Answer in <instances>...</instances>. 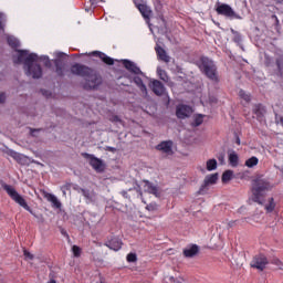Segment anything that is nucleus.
<instances>
[{"instance_id":"nucleus-8","label":"nucleus","mask_w":283,"mask_h":283,"mask_svg":"<svg viewBox=\"0 0 283 283\" xmlns=\"http://www.w3.org/2000/svg\"><path fill=\"white\" fill-rule=\"evenodd\" d=\"M269 264V259L264 254H258L253 258L250 263L252 269H258V271H264Z\"/></svg>"},{"instance_id":"nucleus-5","label":"nucleus","mask_w":283,"mask_h":283,"mask_svg":"<svg viewBox=\"0 0 283 283\" xmlns=\"http://www.w3.org/2000/svg\"><path fill=\"white\" fill-rule=\"evenodd\" d=\"M3 189L4 191H7L8 196H10V198H12L14 202H17V205H20V207L25 209V211H29V213H31V216H34V218H38V220L41 219V216L32 211L30 206H28V202H25V199L21 195H19V192H17V189H14V187L10 185H4Z\"/></svg>"},{"instance_id":"nucleus-12","label":"nucleus","mask_w":283,"mask_h":283,"mask_svg":"<svg viewBox=\"0 0 283 283\" xmlns=\"http://www.w3.org/2000/svg\"><path fill=\"white\" fill-rule=\"evenodd\" d=\"M193 109L187 105H179L176 109L177 118H189L191 116Z\"/></svg>"},{"instance_id":"nucleus-16","label":"nucleus","mask_w":283,"mask_h":283,"mask_svg":"<svg viewBox=\"0 0 283 283\" xmlns=\"http://www.w3.org/2000/svg\"><path fill=\"white\" fill-rule=\"evenodd\" d=\"M106 247L111 249L112 251H120V248L123 247V241L120 239L114 237L108 242H106Z\"/></svg>"},{"instance_id":"nucleus-33","label":"nucleus","mask_w":283,"mask_h":283,"mask_svg":"<svg viewBox=\"0 0 283 283\" xmlns=\"http://www.w3.org/2000/svg\"><path fill=\"white\" fill-rule=\"evenodd\" d=\"M72 253H73L74 258H81L82 250L78 245H73Z\"/></svg>"},{"instance_id":"nucleus-37","label":"nucleus","mask_w":283,"mask_h":283,"mask_svg":"<svg viewBox=\"0 0 283 283\" xmlns=\"http://www.w3.org/2000/svg\"><path fill=\"white\" fill-rule=\"evenodd\" d=\"M6 21V14L0 13V30H3V22Z\"/></svg>"},{"instance_id":"nucleus-24","label":"nucleus","mask_w":283,"mask_h":283,"mask_svg":"<svg viewBox=\"0 0 283 283\" xmlns=\"http://www.w3.org/2000/svg\"><path fill=\"white\" fill-rule=\"evenodd\" d=\"M206 168H207L208 171H216V169H218V160L209 159L206 163Z\"/></svg>"},{"instance_id":"nucleus-38","label":"nucleus","mask_w":283,"mask_h":283,"mask_svg":"<svg viewBox=\"0 0 283 283\" xmlns=\"http://www.w3.org/2000/svg\"><path fill=\"white\" fill-rule=\"evenodd\" d=\"M82 196H84V198H90V190L82 189Z\"/></svg>"},{"instance_id":"nucleus-23","label":"nucleus","mask_w":283,"mask_h":283,"mask_svg":"<svg viewBox=\"0 0 283 283\" xmlns=\"http://www.w3.org/2000/svg\"><path fill=\"white\" fill-rule=\"evenodd\" d=\"M260 163V159H258V157L253 156L251 158H249L248 160H245V167H248V169H253V167H258V164Z\"/></svg>"},{"instance_id":"nucleus-18","label":"nucleus","mask_w":283,"mask_h":283,"mask_svg":"<svg viewBox=\"0 0 283 283\" xmlns=\"http://www.w3.org/2000/svg\"><path fill=\"white\" fill-rule=\"evenodd\" d=\"M156 53L158 55V57L160 59V61H164V63H169V61H171V57H169V55H167V51H165V49H163V46H156L155 48Z\"/></svg>"},{"instance_id":"nucleus-47","label":"nucleus","mask_w":283,"mask_h":283,"mask_svg":"<svg viewBox=\"0 0 283 283\" xmlns=\"http://www.w3.org/2000/svg\"><path fill=\"white\" fill-rule=\"evenodd\" d=\"M48 283H56V281H54V280H51V281H49Z\"/></svg>"},{"instance_id":"nucleus-17","label":"nucleus","mask_w":283,"mask_h":283,"mask_svg":"<svg viewBox=\"0 0 283 283\" xmlns=\"http://www.w3.org/2000/svg\"><path fill=\"white\" fill-rule=\"evenodd\" d=\"M44 198L45 200H48V202L52 203V207H54L55 209H61L62 205L59 198H56V196L50 192H45Z\"/></svg>"},{"instance_id":"nucleus-26","label":"nucleus","mask_w":283,"mask_h":283,"mask_svg":"<svg viewBox=\"0 0 283 283\" xmlns=\"http://www.w3.org/2000/svg\"><path fill=\"white\" fill-rule=\"evenodd\" d=\"M157 74H158L159 78L161 81H164V83H169V75H167V71H165L160 67H157Z\"/></svg>"},{"instance_id":"nucleus-32","label":"nucleus","mask_w":283,"mask_h":283,"mask_svg":"<svg viewBox=\"0 0 283 283\" xmlns=\"http://www.w3.org/2000/svg\"><path fill=\"white\" fill-rule=\"evenodd\" d=\"M276 67L279 72H283V54L276 57Z\"/></svg>"},{"instance_id":"nucleus-22","label":"nucleus","mask_w":283,"mask_h":283,"mask_svg":"<svg viewBox=\"0 0 283 283\" xmlns=\"http://www.w3.org/2000/svg\"><path fill=\"white\" fill-rule=\"evenodd\" d=\"M218 182V174L208 175L205 178V187H209V185H216Z\"/></svg>"},{"instance_id":"nucleus-46","label":"nucleus","mask_w":283,"mask_h":283,"mask_svg":"<svg viewBox=\"0 0 283 283\" xmlns=\"http://www.w3.org/2000/svg\"><path fill=\"white\" fill-rule=\"evenodd\" d=\"M237 145H240V138H237Z\"/></svg>"},{"instance_id":"nucleus-42","label":"nucleus","mask_w":283,"mask_h":283,"mask_svg":"<svg viewBox=\"0 0 283 283\" xmlns=\"http://www.w3.org/2000/svg\"><path fill=\"white\" fill-rule=\"evenodd\" d=\"M91 6H98V0H90Z\"/></svg>"},{"instance_id":"nucleus-20","label":"nucleus","mask_w":283,"mask_h":283,"mask_svg":"<svg viewBox=\"0 0 283 283\" xmlns=\"http://www.w3.org/2000/svg\"><path fill=\"white\" fill-rule=\"evenodd\" d=\"M184 255L186 258H193L195 255H198V245H191L184 250Z\"/></svg>"},{"instance_id":"nucleus-49","label":"nucleus","mask_w":283,"mask_h":283,"mask_svg":"<svg viewBox=\"0 0 283 283\" xmlns=\"http://www.w3.org/2000/svg\"><path fill=\"white\" fill-rule=\"evenodd\" d=\"M139 196H143V192H142V191H139Z\"/></svg>"},{"instance_id":"nucleus-25","label":"nucleus","mask_w":283,"mask_h":283,"mask_svg":"<svg viewBox=\"0 0 283 283\" xmlns=\"http://www.w3.org/2000/svg\"><path fill=\"white\" fill-rule=\"evenodd\" d=\"M8 44L10 45V48L17 49L19 48V45H21V42H19V40L12 35H9L7 38Z\"/></svg>"},{"instance_id":"nucleus-29","label":"nucleus","mask_w":283,"mask_h":283,"mask_svg":"<svg viewBox=\"0 0 283 283\" xmlns=\"http://www.w3.org/2000/svg\"><path fill=\"white\" fill-rule=\"evenodd\" d=\"M239 96H240V98L245 101V103L251 102V95L249 93L244 92L243 90L239 91Z\"/></svg>"},{"instance_id":"nucleus-11","label":"nucleus","mask_w":283,"mask_h":283,"mask_svg":"<svg viewBox=\"0 0 283 283\" xmlns=\"http://www.w3.org/2000/svg\"><path fill=\"white\" fill-rule=\"evenodd\" d=\"M136 8L139 10L143 18L149 23V19L151 17V8L147 4L139 3L138 0H134Z\"/></svg>"},{"instance_id":"nucleus-43","label":"nucleus","mask_w":283,"mask_h":283,"mask_svg":"<svg viewBox=\"0 0 283 283\" xmlns=\"http://www.w3.org/2000/svg\"><path fill=\"white\" fill-rule=\"evenodd\" d=\"M146 209H148V211H154V205L147 206Z\"/></svg>"},{"instance_id":"nucleus-2","label":"nucleus","mask_w":283,"mask_h":283,"mask_svg":"<svg viewBox=\"0 0 283 283\" xmlns=\"http://www.w3.org/2000/svg\"><path fill=\"white\" fill-rule=\"evenodd\" d=\"M71 72L75 76L85 78L84 90H96L101 84V75H97L94 70L85 65L76 63L71 66Z\"/></svg>"},{"instance_id":"nucleus-1","label":"nucleus","mask_w":283,"mask_h":283,"mask_svg":"<svg viewBox=\"0 0 283 283\" xmlns=\"http://www.w3.org/2000/svg\"><path fill=\"white\" fill-rule=\"evenodd\" d=\"M18 55L13 56V63L19 65L23 63V69L27 76L31 78H41L43 76V69L39 63H43L45 67H52V62L48 55L38 56L36 53H30L28 50H18Z\"/></svg>"},{"instance_id":"nucleus-40","label":"nucleus","mask_w":283,"mask_h":283,"mask_svg":"<svg viewBox=\"0 0 283 283\" xmlns=\"http://www.w3.org/2000/svg\"><path fill=\"white\" fill-rule=\"evenodd\" d=\"M0 103H6V93H0Z\"/></svg>"},{"instance_id":"nucleus-9","label":"nucleus","mask_w":283,"mask_h":283,"mask_svg":"<svg viewBox=\"0 0 283 283\" xmlns=\"http://www.w3.org/2000/svg\"><path fill=\"white\" fill-rule=\"evenodd\" d=\"M146 193H151L156 198H160V188L157 185L151 184L149 180H143L139 185Z\"/></svg>"},{"instance_id":"nucleus-35","label":"nucleus","mask_w":283,"mask_h":283,"mask_svg":"<svg viewBox=\"0 0 283 283\" xmlns=\"http://www.w3.org/2000/svg\"><path fill=\"white\" fill-rule=\"evenodd\" d=\"M23 255L27 260H34V254L30 253L28 250L23 251Z\"/></svg>"},{"instance_id":"nucleus-36","label":"nucleus","mask_w":283,"mask_h":283,"mask_svg":"<svg viewBox=\"0 0 283 283\" xmlns=\"http://www.w3.org/2000/svg\"><path fill=\"white\" fill-rule=\"evenodd\" d=\"M12 158H14V160H22L23 159V155L19 154V153H15L13 151L11 154Z\"/></svg>"},{"instance_id":"nucleus-3","label":"nucleus","mask_w":283,"mask_h":283,"mask_svg":"<svg viewBox=\"0 0 283 283\" xmlns=\"http://www.w3.org/2000/svg\"><path fill=\"white\" fill-rule=\"evenodd\" d=\"M273 186H271V182H269V179L264 177H256L252 181V196L251 200L253 202H258V205H262L264 202V196H266V192L271 191Z\"/></svg>"},{"instance_id":"nucleus-10","label":"nucleus","mask_w":283,"mask_h":283,"mask_svg":"<svg viewBox=\"0 0 283 283\" xmlns=\"http://www.w3.org/2000/svg\"><path fill=\"white\" fill-rule=\"evenodd\" d=\"M157 151H161V154H166V156H171L174 154V142L166 140L161 142L156 146Z\"/></svg>"},{"instance_id":"nucleus-19","label":"nucleus","mask_w":283,"mask_h":283,"mask_svg":"<svg viewBox=\"0 0 283 283\" xmlns=\"http://www.w3.org/2000/svg\"><path fill=\"white\" fill-rule=\"evenodd\" d=\"M228 160H229V165H231L232 167H238L240 163V157L238 156L237 151H231L228 155Z\"/></svg>"},{"instance_id":"nucleus-41","label":"nucleus","mask_w":283,"mask_h":283,"mask_svg":"<svg viewBox=\"0 0 283 283\" xmlns=\"http://www.w3.org/2000/svg\"><path fill=\"white\" fill-rule=\"evenodd\" d=\"M276 265H277L281 270H283V263H282V261L276 260Z\"/></svg>"},{"instance_id":"nucleus-44","label":"nucleus","mask_w":283,"mask_h":283,"mask_svg":"<svg viewBox=\"0 0 283 283\" xmlns=\"http://www.w3.org/2000/svg\"><path fill=\"white\" fill-rule=\"evenodd\" d=\"M108 151H116V148H114V147H108Z\"/></svg>"},{"instance_id":"nucleus-31","label":"nucleus","mask_w":283,"mask_h":283,"mask_svg":"<svg viewBox=\"0 0 283 283\" xmlns=\"http://www.w3.org/2000/svg\"><path fill=\"white\" fill-rule=\"evenodd\" d=\"M274 209H275V201L273 200V198H270L269 205L265 206V210L268 211V213H271Z\"/></svg>"},{"instance_id":"nucleus-34","label":"nucleus","mask_w":283,"mask_h":283,"mask_svg":"<svg viewBox=\"0 0 283 283\" xmlns=\"http://www.w3.org/2000/svg\"><path fill=\"white\" fill-rule=\"evenodd\" d=\"M127 262H136L138 260V256L136 255V253H129L126 256Z\"/></svg>"},{"instance_id":"nucleus-6","label":"nucleus","mask_w":283,"mask_h":283,"mask_svg":"<svg viewBox=\"0 0 283 283\" xmlns=\"http://www.w3.org/2000/svg\"><path fill=\"white\" fill-rule=\"evenodd\" d=\"M214 9L217 14H221V17H227V19H240V15H238L233 8H231V6L227 3L217 1L214 4Z\"/></svg>"},{"instance_id":"nucleus-39","label":"nucleus","mask_w":283,"mask_h":283,"mask_svg":"<svg viewBox=\"0 0 283 283\" xmlns=\"http://www.w3.org/2000/svg\"><path fill=\"white\" fill-rule=\"evenodd\" d=\"M55 56H56V59H63V56H65V53H63V52H55Z\"/></svg>"},{"instance_id":"nucleus-15","label":"nucleus","mask_w":283,"mask_h":283,"mask_svg":"<svg viewBox=\"0 0 283 283\" xmlns=\"http://www.w3.org/2000/svg\"><path fill=\"white\" fill-rule=\"evenodd\" d=\"M150 87L156 96H163V94H165V85L158 80L153 81Z\"/></svg>"},{"instance_id":"nucleus-13","label":"nucleus","mask_w":283,"mask_h":283,"mask_svg":"<svg viewBox=\"0 0 283 283\" xmlns=\"http://www.w3.org/2000/svg\"><path fill=\"white\" fill-rule=\"evenodd\" d=\"M88 56H98L103 61V63H106V65H114V59L107 56L105 53L101 51H93L88 53Z\"/></svg>"},{"instance_id":"nucleus-21","label":"nucleus","mask_w":283,"mask_h":283,"mask_svg":"<svg viewBox=\"0 0 283 283\" xmlns=\"http://www.w3.org/2000/svg\"><path fill=\"white\" fill-rule=\"evenodd\" d=\"M134 83L137 85L140 92H143V94L147 95V86L145 85V83H143V78H140L139 76H135Z\"/></svg>"},{"instance_id":"nucleus-7","label":"nucleus","mask_w":283,"mask_h":283,"mask_svg":"<svg viewBox=\"0 0 283 283\" xmlns=\"http://www.w3.org/2000/svg\"><path fill=\"white\" fill-rule=\"evenodd\" d=\"M84 158L90 161L91 167H93V169L96 170L97 174H103V171H105V164L94 155L85 153Z\"/></svg>"},{"instance_id":"nucleus-4","label":"nucleus","mask_w":283,"mask_h":283,"mask_svg":"<svg viewBox=\"0 0 283 283\" xmlns=\"http://www.w3.org/2000/svg\"><path fill=\"white\" fill-rule=\"evenodd\" d=\"M197 65L202 72V74H206L207 78L210 81H213L217 83L218 81V67H216V64L213 61L209 60V57H200L199 61H197Z\"/></svg>"},{"instance_id":"nucleus-45","label":"nucleus","mask_w":283,"mask_h":283,"mask_svg":"<svg viewBox=\"0 0 283 283\" xmlns=\"http://www.w3.org/2000/svg\"><path fill=\"white\" fill-rule=\"evenodd\" d=\"M220 163H224V156L219 157Z\"/></svg>"},{"instance_id":"nucleus-28","label":"nucleus","mask_w":283,"mask_h":283,"mask_svg":"<svg viewBox=\"0 0 283 283\" xmlns=\"http://www.w3.org/2000/svg\"><path fill=\"white\" fill-rule=\"evenodd\" d=\"M233 178V170H226L222 175V182H229Z\"/></svg>"},{"instance_id":"nucleus-27","label":"nucleus","mask_w":283,"mask_h":283,"mask_svg":"<svg viewBox=\"0 0 283 283\" xmlns=\"http://www.w3.org/2000/svg\"><path fill=\"white\" fill-rule=\"evenodd\" d=\"M264 108L262 107V105H255L254 106V109H253V113L259 117V118H262V116H264Z\"/></svg>"},{"instance_id":"nucleus-50","label":"nucleus","mask_w":283,"mask_h":283,"mask_svg":"<svg viewBox=\"0 0 283 283\" xmlns=\"http://www.w3.org/2000/svg\"><path fill=\"white\" fill-rule=\"evenodd\" d=\"M63 195L65 196V191H63Z\"/></svg>"},{"instance_id":"nucleus-30","label":"nucleus","mask_w":283,"mask_h":283,"mask_svg":"<svg viewBox=\"0 0 283 283\" xmlns=\"http://www.w3.org/2000/svg\"><path fill=\"white\" fill-rule=\"evenodd\" d=\"M203 123V116L202 115H196L195 119L192 122L193 127H200V124Z\"/></svg>"},{"instance_id":"nucleus-48","label":"nucleus","mask_w":283,"mask_h":283,"mask_svg":"<svg viewBox=\"0 0 283 283\" xmlns=\"http://www.w3.org/2000/svg\"><path fill=\"white\" fill-rule=\"evenodd\" d=\"M57 74H61V71H59V69L56 70Z\"/></svg>"},{"instance_id":"nucleus-14","label":"nucleus","mask_w":283,"mask_h":283,"mask_svg":"<svg viewBox=\"0 0 283 283\" xmlns=\"http://www.w3.org/2000/svg\"><path fill=\"white\" fill-rule=\"evenodd\" d=\"M123 65L128 72H132L133 74H143V71H140V67L136 65V63L129 61V60H123Z\"/></svg>"}]
</instances>
